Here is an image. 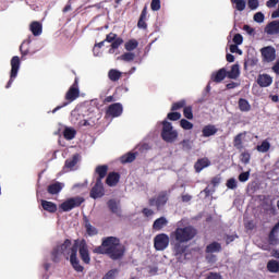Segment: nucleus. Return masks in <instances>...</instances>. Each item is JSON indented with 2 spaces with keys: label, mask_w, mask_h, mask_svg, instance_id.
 <instances>
[{
  "label": "nucleus",
  "mask_w": 279,
  "mask_h": 279,
  "mask_svg": "<svg viewBox=\"0 0 279 279\" xmlns=\"http://www.w3.org/2000/svg\"><path fill=\"white\" fill-rule=\"evenodd\" d=\"M135 58H136V54H134L133 52H124L118 59L122 60L123 62H132Z\"/></svg>",
  "instance_id": "nucleus-42"
},
{
  "label": "nucleus",
  "mask_w": 279,
  "mask_h": 279,
  "mask_svg": "<svg viewBox=\"0 0 279 279\" xmlns=\"http://www.w3.org/2000/svg\"><path fill=\"white\" fill-rule=\"evenodd\" d=\"M117 39V34L114 33H109L106 36L105 43H114V40Z\"/></svg>",
  "instance_id": "nucleus-57"
},
{
  "label": "nucleus",
  "mask_w": 279,
  "mask_h": 279,
  "mask_svg": "<svg viewBox=\"0 0 279 279\" xmlns=\"http://www.w3.org/2000/svg\"><path fill=\"white\" fill-rule=\"evenodd\" d=\"M119 180H121V174H119V172H110L107 175L106 184L107 186H117V184H119Z\"/></svg>",
  "instance_id": "nucleus-19"
},
{
  "label": "nucleus",
  "mask_w": 279,
  "mask_h": 279,
  "mask_svg": "<svg viewBox=\"0 0 279 279\" xmlns=\"http://www.w3.org/2000/svg\"><path fill=\"white\" fill-rule=\"evenodd\" d=\"M238 180L240 182H247V180H250V171L240 173Z\"/></svg>",
  "instance_id": "nucleus-54"
},
{
  "label": "nucleus",
  "mask_w": 279,
  "mask_h": 279,
  "mask_svg": "<svg viewBox=\"0 0 279 279\" xmlns=\"http://www.w3.org/2000/svg\"><path fill=\"white\" fill-rule=\"evenodd\" d=\"M272 82L274 80L271 78V76H269V74H260L257 77V84L262 88H267V86H271Z\"/></svg>",
  "instance_id": "nucleus-17"
},
{
  "label": "nucleus",
  "mask_w": 279,
  "mask_h": 279,
  "mask_svg": "<svg viewBox=\"0 0 279 279\" xmlns=\"http://www.w3.org/2000/svg\"><path fill=\"white\" fill-rule=\"evenodd\" d=\"M21 69V58L19 56H14L11 59V72H10V80L5 85V88H10L12 84L14 83V80H16L19 75V71Z\"/></svg>",
  "instance_id": "nucleus-7"
},
{
  "label": "nucleus",
  "mask_w": 279,
  "mask_h": 279,
  "mask_svg": "<svg viewBox=\"0 0 279 279\" xmlns=\"http://www.w3.org/2000/svg\"><path fill=\"white\" fill-rule=\"evenodd\" d=\"M183 117H185V119H189L190 121L193 120V107L192 106L183 107Z\"/></svg>",
  "instance_id": "nucleus-43"
},
{
  "label": "nucleus",
  "mask_w": 279,
  "mask_h": 279,
  "mask_svg": "<svg viewBox=\"0 0 279 279\" xmlns=\"http://www.w3.org/2000/svg\"><path fill=\"white\" fill-rule=\"evenodd\" d=\"M181 199L184 203H189V202H191V199H193V196H191L189 194H184V195L181 196Z\"/></svg>",
  "instance_id": "nucleus-63"
},
{
  "label": "nucleus",
  "mask_w": 279,
  "mask_h": 279,
  "mask_svg": "<svg viewBox=\"0 0 279 279\" xmlns=\"http://www.w3.org/2000/svg\"><path fill=\"white\" fill-rule=\"evenodd\" d=\"M160 0H151L150 2V10H153V12H158V10H160Z\"/></svg>",
  "instance_id": "nucleus-50"
},
{
  "label": "nucleus",
  "mask_w": 279,
  "mask_h": 279,
  "mask_svg": "<svg viewBox=\"0 0 279 279\" xmlns=\"http://www.w3.org/2000/svg\"><path fill=\"white\" fill-rule=\"evenodd\" d=\"M266 5L267 8H276V5H278V0H268Z\"/></svg>",
  "instance_id": "nucleus-62"
},
{
  "label": "nucleus",
  "mask_w": 279,
  "mask_h": 279,
  "mask_svg": "<svg viewBox=\"0 0 279 279\" xmlns=\"http://www.w3.org/2000/svg\"><path fill=\"white\" fill-rule=\"evenodd\" d=\"M250 160H252V155L247 151L241 154V162L243 165H250Z\"/></svg>",
  "instance_id": "nucleus-47"
},
{
  "label": "nucleus",
  "mask_w": 279,
  "mask_h": 279,
  "mask_svg": "<svg viewBox=\"0 0 279 279\" xmlns=\"http://www.w3.org/2000/svg\"><path fill=\"white\" fill-rule=\"evenodd\" d=\"M233 43H234V45H243V35L235 34L233 36Z\"/></svg>",
  "instance_id": "nucleus-56"
},
{
  "label": "nucleus",
  "mask_w": 279,
  "mask_h": 279,
  "mask_svg": "<svg viewBox=\"0 0 279 279\" xmlns=\"http://www.w3.org/2000/svg\"><path fill=\"white\" fill-rule=\"evenodd\" d=\"M136 47H138V41L136 39H130L124 45V49L126 51H134V49H136Z\"/></svg>",
  "instance_id": "nucleus-41"
},
{
  "label": "nucleus",
  "mask_w": 279,
  "mask_h": 279,
  "mask_svg": "<svg viewBox=\"0 0 279 279\" xmlns=\"http://www.w3.org/2000/svg\"><path fill=\"white\" fill-rule=\"evenodd\" d=\"M106 114L107 117H113V119L121 117V114H123V105H121V102L110 105L106 110Z\"/></svg>",
  "instance_id": "nucleus-12"
},
{
  "label": "nucleus",
  "mask_w": 279,
  "mask_h": 279,
  "mask_svg": "<svg viewBox=\"0 0 279 279\" xmlns=\"http://www.w3.org/2000/svg\"><path fill=\"white\" fill-rule=\"evenodd\" d=\"M121 75H123V73L117 69H111L108 72V77L111 82H119Z\"/></svg>",
  "instance_id": "nucleus-34"
},
{
  "label": "nucleus",
  "mask_w": 279,
  "mask_h": 279,
  "mask_svg": "<svg viewBox=\"0 0 279 279\" xmlns=\"http://www.w3.org/2000/svg\"><path fill=\"white\" fill-rule=\"evenodd\" d=\"M96 173H97V179L96 182H101L104 180V178H106V175H108V166L102 165V166H98L96 167Z\"/></svg>",
  "instance_id": "nucleus-25"
},
{
  "label": "nucleus",
  "mask_w": 279,
  "mask_h": 279,
  "mask_svg": "<svg viewBox=\"0 0 279 279\" xmlns=\"http://www.w3.org/2000/svg\"><path fill=\"white\" fill-rule=\"evenodd\" d=\"M279 233V220L278 222L272 227V229L269 232V239H274L276 234Z\"/></svg>",
  "instance_id": "nucleus-52"
},
{
  "label": "nucleus",
  "mask_w": 279,
  "mask_h": 279,
  "mask_svg": "<svg viewBox=\"0 0 279 279\" xmlns=\"http://www.w3.org/2000/svg\"><path fill=\"white\" fill-rule=\"evenodd\" d=\"M265 32L270 36H274L275 34H279V21H272L269 24H267Z\"/></svg>",
  "instance_id": "nucleus-23"
},
{
  "label": "nucleus",
  "mask_w": 279,
  "mask_h": 279,
  "mask_svg": "<svg viewBox=\"0 0 279 279\" xmlns=\"http://www.w3.org/2000/svg\"><path fill=\"white\" fill-rule=\"evenodd\" d=\"M239 86V83L231 82L226 85L228 90H232V88H236Z\"/></svg>",
  "instance_id": "nucleus-64"
},
{
  "label": "nucleus",
  "mask_w": 279,
  "mask_h": 279,
  "mask_svg": "<svg viewBox=\"0 0 279 279\" xmlns=\"http://www.w3.org/2000/svg\"><path fill=\"white\" fill-rule=\"evenodd\" d=\"M41 208L46 210V213H58V205L50 201L41 199Z\"/></svg>",
  "instance_id": "nucleus-21"
},
{
  "label": "nucleus",
  "mask_w": 279,
  "mask_h": 279,
  "mask_svg": "<svg viewBox=\"0 0 279 279\" xmlns=\"http://www.w3.org/2000/svg\"><path fill=\"white\" fill-rule=\"evenodd\" d=\"M93 253L108 256L111 260H121L125 256V245L117 236H107L93 250Z\"/></svg>",
  "instance_id": "nucleus-2"
},
{
  "label": "nucleus",
  "mask_w": 279,
  "mask_h": 279,
  "mask_svg": "<svg viewBox=\"0 0 279 279\" xmlns=\"http://www.w3.org/2000/svg\"><path fill=\"white\" fill-rule=\"evenodd\" d=\"M29 29L33 36H40V34H43V24L38 21H34L31 23Z\"/></svg>",
  "instance_id": "nucleus-26"
},
{
  "label": "nucleus",
  "mask_w": 279,
  "mask_h": 279,
  "mask_svg": "<svg viewBox=\"0 0 279 279\" xmlns=\"http://www.w3.org/2000/svg\"><path fill=\"white\" fill-rule=\"evenodd\" d=\"M206 254H218L221 252V243L219 242H211L205 248Z\"/></svg>",
  "instance_id": "nucleus-27"
},
{
  "label": "nucleus",
  "mask_w": 279,
  "mask_h": 279,
  "mask_svg": "<svg viewBox=\"0 0 279 279\" xmlns=\"http://www.w3.org/2000/svg\"><path fill=\"white\" fill-rule=\"evenodd\" d=\"M207 263H217V255H214L213 253H209V255H206Z\"/></svg>",
  "instance_id": "nucleus-59"
},
{
  "label": "nucleus",
  "mask_w": 279,
  "mask_h": 279,
  "mask_svg": "<svg viewBox=\"0 0 279 279\" xmlns=\"http://www.w3.org/2000/svg\"><path fill=\"white\" fill-rule=\"evenodd\" d=\"M245 134L247 133H239L234 138H233V147H235V149H244L245 146H243V136H245Z\"/></svg>",
  "instance_id": "nucleus-31"
},
{
  "label": "nucleus",
  "mask_w": 279,
  "mask_h": 279,
  "mask_svg": "<svg viewBox=\"0 0 279 279\" xmlns=\"http://www.w3.org/2000/svg\"><path fill=\"white\" fill-rule=\"evenodd\" d=\"M63 187H64V185L62 183L56 182V183L48 185L47 191L50 195H58V193H60V191H62Z\"/></svg>",
  "instance_id": "nucleus-29"
},
{
  "label": "nucleus",
  "mask_w": 279,
  "mask_h": 279,
  "mask_svg": "<svg viewBox=\"0 0 279 279\" xmlns=\"http://www.w3.org/2000/svg\"><path fill=\"white\" fill-rule=\"evenodd\" d=\"M253 19L255 23H263V21H265V14H263V12H257L254 14Z\"/></svg>",
  "instance_id": "nucleus-55"
},
{
  "label": "nucleus",
  "mask_w": 279,
  "mask_h": 279,
  "mask_svg": "<svg viewBox=\"0 0 279 279\" xmlns=\"http://www.w3.org/2000/svg\"><path fill=\"white\" fill-rule=\"evenodd\" d=\"M262 56L266 62H274L276 60V48L268 46L262 48Z\"/></svg>",
  "instance_id": "nucleus-13"
},
{
  "label": "nucleus",
  "mask_w": 279,
  "mask_h": 279,
  "mask_svg": "<svg viewBox=\"0 0 279 279\" xmlns=\"http://www.w3.org/2000/svg\"><path fill=\"white\" fill-rule=\"evenodd\" d=\"M77 97H80V85H78L77 78H75L74 83L65 94V100L68 101L63 102L61 106H57L52 110V114H56L58 110H62V108H65V106H69V104H71L72 101H75Z\"/></svg>",
  "instance_id": "nucleus-4"
},
{
  "label": "nucleus",
  "mask_w": 279,
  "mask_h": 279,
  "mask_svg": "<svg viewBox=\"0 0 279 279\" xmlns=\"http://www.w3.org/2000/svg\"><path fill=\"white\" fill-rule=\"evenodd\" d=\"M232 5H235V10L238 12H243L245 10V7L247 5V2L245 0H230Z\"/></svg>",
  "instance_id": "nucleus-38"
},
{
  "label": "nucleus",
  "mask_w": 279,
  "mask_h": 279,
  "mask_svg": "<svg viewBox=\"0 0 279 279\" xmlns=\"http://www.w3.org/2000/svg\"><path fill=\"white\" fill-rule=\"evenodd\" d=\"M197 228L194 226L178 227L170 233L172 252L179 263L185 260L186 250L189 246L185 243L193 241L197 236Z\"/></svg>",
  "instance_id": "nucleus-1"
},
{
  "label": "nucleus",
  "mask_w": 279,
  "mask_h": 279,
  "mask_svg": "<svg viewBox=\"0 0 279 279\" xmlns=\"http://www.w3.org/2000/svg\"><path fill=\"white\" fill-rule=\"evenodd\" d=\"M77 160H80V155L75 154L72 158L66 159L64 163V169H73L75 165H77Z\"/></svg>",
  "instance_id": "nucleus-35"
},
{
  "label": "nucleus",
  "mask_w": 279,
  "mask_h": 279,
  "mask_svg": "<svg viewBox=\"0 0 279 279\" xmlns=\"http://www.w3.org/2000/svg\"><path fill=\"white\" fill-rule=\"evenodd\" d=\"M143 215H145L146 217H151L154 215V210L149 209V208H143L142 210Z\"/></svg>",
  "instance_id": "nucleus-61"
},
{
  "label": "nucleus",
  "mask_w": 279,
  "mask_h": 279,
  "mask_svg": "<svg viewBox=\"0 0 279 279\" xmlns=\"http://www.w3.org/2000/svg\"><path fill=\"white\" fill-rule=\"evenodd\" d=\"M267 271H269L270 274H279V262L276 259H270L267 263Z\"/></svg>",
  "instance_id": "nucleus-32"
},
{
  "label": "nucleus",
  "mask_w": 279,
  "mask_h": 279,
  "mask_svg": "<svg viewBox=\"0 0 279 279\" xmlns=\"http://www.w3.org/2000/svg\"><path fill=\"white\" fill-rule=\"evenodd\" d=\"M180 125L183 130H193V123L186 119H181Z\"/></svg>",
  "instance_id": "nucleus-46"
},
{
  "label": "nucleus",
  "mask_w": 279,
  "mask_h": 279,
  "mask_svg": "<svg viewBox=\"0 0 279 279\" xmlns=\"http://www.w3.org/2000/svg\"><path fill=\"white\" fill-rule=\"evenodd\" d=\"M247 5L250 10H258V5H260V3L258 0H247Z\"/></svg>",
  "instance_id": "nucleus-49"
},
{
  "label": "nucleus",
  "mask_w": 279,
  "mask_h": 279,
  "mask_svg": "<svg viewBox=\"0 0 279 279\" xmlns=\"http://www.w3.org/2000/svg\"><path fill=\"white\" fill-rule=\"evenodd\" d=\"M180 145L184 151H191L193 146L191 145V140H183L180 142Z\"/></svg>",
  "instance_id": "nucleus-45"
},
{
  "label": "nucleus",
  "mask_w": 279,
  "mask_h": 279,
  "mask_svg": "<svg viewBox=\"0 0 279 279\" xmlns=\"http://www.w3.org/2000/svg\"><path fill=\"white\" fill-rule=\"evenodd\" d=\"M226 77H228V71H226V68L218 70L216 73L211 75V80L216 84H220V82H223Z\"/></svg>",
  "instance_id": "nucleus-18"
},
{
  "label": "nucleus",
  "mask_w": 279,
  "mask_h": 279,
  "mask_svg": "<svg viewBox=\"0 0 279 279\" xmlns=\"http://www.w3.org/2000/svg\"><path fill=\"white\" fill-rule=\"evenodd\" d=\"M206 279H222L221 274L219 272H209Z\"/></svg>",
  "instance_id": "nucleus-58"
},
{
  "label": "nucleus",
  "mask_w": 279,
  "mask_h": 279,
  "mask_svg": "<svg viewBox=\"0 0 279 279\" xmlns=\"http://www.w3.org/2000/svg\"><path fill=\"white\" fill-rule=\"evenodd\" d=\"M85 199L82 196H75V197H71L68 198L65 202H63L59 208L63 211V213H71V210H73V208H80L82 206V204H84Z\"/></svg>",
  "instance_id": "nucleus-6"
},
{
  "label": "nucleus",
  "mask_w": 279,
  "mask_h": 279,
  "mask_svg": "<svg viewBox=\"0 0 279 279\" xmlns=\"http://www.w3.org/2000/svg\"><path fill=\"white\" fill-rule=\"evenodd\" d=\"M77 250L81 260L85 265H90V252L88 251V243L86 242V240H74V244L72 246V254L69 257L70 264L72 265L74 271H77V274H82V271H84V266L80 265V259L77 258Z\"/></svg>",
  "instance_id": "nucleus-3"
},
{
  "label": "nucleus",
  "mask_w": 279,
  "mask_h": 279,
  "mask_svg": "<svg viewBox=\"0 0 279 279\" xmlns=\"http://www.w3.org/2000/svg\"><path fill=\"white\" fill-rule=\"evenodd\" d=\"M123 43V38L121 37H116V39L111 43V49H119Z\"/></svg>",
  "instance_id": "nucleus-51"
},
{
  "label": "nucleus",
  "mask_w": 279,
  "mask_h": 279,
  "mask_svg": "<svg viewBox=\"0 0 279 279\" xmlns=\"http://www.w3.org/2000/svg\"><path fill=\"white\" fill-rule=\"evenodd\" d=\"M227 187L231 189V191H234V189H236V179L231 178L227 181Z\"/></svg>",
  "instance_id": "nucleus-53"
},
{
  "label": "nucleus",
  "mask_w": 279,
  "mask_h": 279,
  "mask_svg": "<svg viewBox=\"0 0 279 279\" xmlns=\"http://www.w3.org/2000/svg\"><path fill=\"white\" fill-rule=\"evenodd\" d=\"M154 247L156 252H165L169 247V235L167 233H159L154 238Z\"/></svg>",
  "instance_id": "nucleus-8"
},
{
  "label": "nucleus",
  "mask_w": 279,
  "mask_h": 279,
  "mask_svg": "<svg viewBox=\"0 0 279 279\" xmlns=\"http://www.w3.org/2000/svg\"><path fill=\"white\" fill-rule=\"evenodd\" d=\"M72 242L70 239H65L64 242L61 245H58L57 248L60 251V253L65 257V260H69L71 258V255L73 254V246L71 247Z\"/></svg>",
  "instance_id": "nucleus-11"
},
{
  "label": "nucleus",
  "mask_w": 279,
  "mask_h": 279,
  "mask_svg": "<svg viewBox=\"0 0 279 279\" xmlns=\"http://www.w3.org/2000/svg\"><path fill=\"white\" fill-rule=\"evenodd\" d=\"M210 182L213 186H219L221 184V177H214Z\"/></svg>",
  "instance_id": "nucleus-60"
},
{
  "label": "nucleus",
  "mask_w": 279,
  "mask_h": 279,
  "mask_svg": "<svg viewBox=\"0 0 279 279\" xmlns=\"http://www.w3.org/2000/svg\"><path fill=\"white\" fill-rule=\"evenodd\" d=\"M145 21H147V7H144L140 15V20L137 22V27L140 29H147V22Z\"/></svg>",
  "instance_id": "nucleus-24"
},
{
  "label": "nucleus",
  "mask_w": 279,
  "mask_h": 279,
  "mask_svg": "<svg viewBox=\"0 0 279 279\" xmlns=\"http://www.w3.org/2000/svg\"><path fill=\"white\" fill-rule=\"evenodd\" d=\"M136 156H138V153H128L120 158V162L122 165L134 162L136 160Z\"/></svg>",
  "instance_id": "nucleus-30"
},
{
  "label": "nucleus",
  "mask_w": 279,
  "mask_h": 279,
  "mask_svg": "<svg viewBox=\"0 0 279 279\" xmlns=\"http://www.w3.org/2000/svg\"><path fill=\"white\" fill-rule=\"evenodd\" d=\"M239 75H241V71L239 70V64H233L231 66V70L227 72V76L229 77V80H236Z\"/></svg>",
  "instance_id": "nucleus-33"
},
{
  "label": "nucleus",
  "mask_w": 279,
  "mask_h": 279,
  "mask_svg": "<svg viewBox=\"0 0 279 279\" xmlns=\"http://www.w3.org/2000/svg\"><path fill=\"white\" fill-rule=\"evenodd\" d=\"M207 167H210V160L207 157L197 159L194 165L196 173H202V171H204V169H206Z\"/></svg>",
  "instance_id": "nucleus-15"
},
{
  "label": "nucleus",
  "mask_w": 279,
  "mask_h": 279,
  "mask_svg": "<svg viewBox=\"0 0 279 279\" xmlns=\"http://www.w3.org/2000/svg\"><path fill=\"white\" fill-rule=\"evenodd\" d=\"M186 107V100L182 99L177 102H173L171 106V112H178V110H182V108Z\"/></svg>",
  "instance_id": "nucleus-40"
},
{
  "label": "nucleus",
  "mask_w": 279,
  "mask_h": 279,
  "mask_svg": "<svg viewBox=\"0 0 279 279\" xmlns=\"http://www.w3.org/2000/svg\"><path fill=\"white\" fill-rule=\"evenodd\" d=\"M106 195V190L104 189V182L96 181L95 185L89 192V197L92 199H99Z\"/></svg>",
  "instance_id": "nucleus-10"
},
{
  "label": "nucleus",
  "mask_w": 279,
  "mask_h": 279,
  "mask_svg": "<svg viewBox=\"0 0 279 279\" xmlns=\"http://www.w3.org/2000/svg\"><path fill=\"white\" fill-rule=\"evenodd\" d=\"M167 223H169V221L165 216L157 218L153 223V230H155L156 232H160L162 228H166Z\"/></svg>",
  "instance_id": "nucleus-22"
},
{
  "label": "nucleus",
  "mask_w": 279,
  "mask_h": 279,
  "mask_svg": "<svg viewBox=\"0 0 279 279\" xmlns=\"http://www.w3.org/2000/svg\"><path fill=\"white\" fill-rule=\"evenodd\" d=\"M167 202H169V193L161 191L157 197L149 198L148 204L149 206H156L157 210H160L162 206L167 205Z\"/></svg>",
  "instance_id": "nucleus-9"
},
{
  "label": "nucleus",
  "mask_w": 279,
  "mask_h": 279,
  "mask_svg": "<svg viewBox=\"0 0 279 279\" xmlns=\"http://www.w3.org/2000/svg\"><path fill=\"white\" fill-rule=\"evenodd\" d=\"M238 108L240 112H250L252 110V105H250V101L245 98H240L238 100Z\"/></svg>",
  "instance_id": "nucleus-28"
},
{
  "label": "nucleus",
  "mask_w": 279,
  "mask_h": 279,
  "mask_svg": "<svg viewBox=\"0 0 279 279\" xmlns=\"http://www.w3.org/2000/svg\"><path fill=\"white\" fill-rule=\"evenodd\" d=\"M117 274H119V269H111L101 279H114Z\"/></svg>",
  "instance_id": "nucleus-48"
},
{
  "label": "nucleus",
  "mask_w": 279,
  "mask_h": 279,
  "mask_svg": "<svg viewBox=\"0 0 279 279\" xmlns=\"http://www.w3.org/2000/svg\"><path fill=\"white\" fill-rule=\"evenodd\" d=\"M62 253L58 250V246H56L51 252L52 263H60L62 260Z\"/></svg>",
  "instance_id": "nucleus-39"
},
{
  "label": "nucleus",
  "mask_w": 279,
  "mask_h": 279,
  "mask_svg": "<svg viewBox=\"0 0 279 279\" xmlns=\"http://www.w3.org/2000/svg\"><path fill=\"white\" fill-rule=\"evenodd\" d=\"M219 132V129L213 124L205 125L202 130L204 138H209V136H215Z\"/></svg>",
  "instance_id": "nucleus-20"
},
{
  "label": "nucleus",
  "mask_w": 279,
  "mask_h": 279,
  "mask_svg": "<svg viewBox=\"0 0 279 279\" xmlns=\"http://www.w3.org/2000/svg\"><path fill=\"white\" fill-rule=\"evenodd\" d=\"M256 149L260 153V154H267V151H269V149H271V144L269 142H267V140L263 141L260 145L256 146Z\"/></svg>",
  "instance_id": "nucleus-37"
},
{
  "label": "nucleus",
  "mask_w": 279,
  "mask_h": 279,
  "mask_svg": "<svg viewBox=\"0 0 279 279\" xmlns=\"http://www.w3.org/2000/svg\"><path fill=\"white\" fill-rule=\"evenodd\" d=\"M83 221H84V228L86 230V234H88L89 236H97L99 234V230H97V228L90 225V220H88L87 217H84Z\"/></svg>",
  "instance_id": "nucleus-16"
},
{
  "label": "nucleus",
  "mask_w": 279,
  "mask_h": 279,
  "mask_svg": "<svg viewBox=\"0 0 279 279\" xmlns=\"http://www.w3.org/2000/svg\"><path fill=\"white\" fill-rule=\"evenodd\" d=\"M77 134V131H75V129L73 128H65L63 131V136L65 138V141H73V138H75Z\"/></svg>",
  "instance_id": "nucleus-36"
},
{
  "label": "nucleus",
  "mask_w": 279,
  "mask_h": 279,
  "mask_svg": "<svg viewBox=\"0 0 279 279\" xmlns=\"http://www.w3.org/2000/svg\"><path fill=\"white\" fill-rule=\"evenodd\" d=\"M107 206L113 215H117V217H121V201H117L114 198H111L107 202Z\"/></svg>",
  "instance_id": "nucleus-14"
},
{
  "label": "nucleus",
  "mask_w": 279,
  "mask_h": 279,
  "mask_svg": "<svg viewBox=\"0 0 279 279\" xmlns=\"http://www.w3.org/2000/svg\"><path fill=\"white\" fill-rule=\"evenodd\" d=\"M168 121H180L182 119V113L172 111L167 114Z\"/></svg>",
  "instance_id": "nucleus-44"
},
{
  "label": "nucleus",
  "mask_w": 279,
  "mask_h": 279,
  "mask_svg": "<svg viewBox=\"0 0 279 279\" xmlns=\"http://www.w3.org/2000/svg\"><path fill=\"white\" fill-rule=\"evenodd\" d=\"M178 130L173 128V124L167 120L162 121L161 138L166 143H175L178 141Z\"/></svg>",
  "instance_id": "nucleus-5"
}]
</instances>
